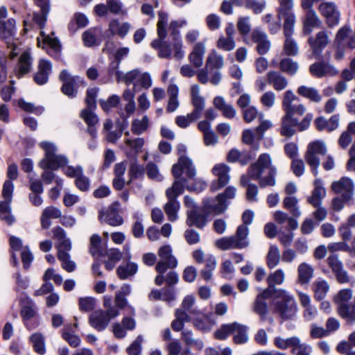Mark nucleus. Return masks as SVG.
<instances>
[{"label":"nucleus","mask_w":355,"mask_h":355,"mask_svg":"<svg viewBox=\"0 0 355 355\" xmlns=\"http://www.w3.org/2000/svg\"><path fill=\"white\" fill-rule=\"evenodd\" d=\"M298 100L299 98L291 89L286 90L284 93L282 109L285 114L282 118L280 134L288 138L293 137L297 130L302 132L308 129L313 117L311 113L306 114L301 121L294 117L295 114L302 116L306 111L304 105H294L292 104L293 101Z\"/></svg>","instance_id":"obj_1"},{"label":"nucleus","mask_w":355,"mask_h":355,"mask_svg":"<svg viewBox=\"0 0 355 355\" xmlns=\"http://www.w3.org/2000/svg\"><path fill=\"white\" fill-rule=\"evenodd\" d=\"M44 150V157L39 162V166L45 170L42 175V180L46 184H51L55 179V175L51 171H56L67 165V158L62 155H56L57 148L54 144L42 141L39 144Z\"/></svg>","instance_id":"obj_2"},{"label":"nucleus","mask_w":355,"mask_h":355,"mask_svg":"<svg viewBox=\"0 0 355 355\" xmlns=\"http://www.w3.org/2000/svg\"><path fill=\"white\" fill-rule=\"evenodd\" d=\"M276 174L277 170L272 166L270 157L266 153L260 155L257 161L252 163L248 170L250 179L259 180L261 188L275 186Z\"/></svg>","instance_id":"obj_3"},{"label":"nucleus","mask_w":355,"mask_h":355,"mask_svg":"<svg viewBox=\"0 0 355 355\" xmlns=\"http://www.w3.org/2000/svg\"><path fill=\"white\" fill-rule=\"evenodd\" d=\"M254 218V213L250 209L245 210L242 214V220L243 224L240 225L234 236L229 237H223L218 239L215 245L222 250L229 249H242L248 246L249 243L247 239L249 230L247 225L252 223Z\"/></svg>","instance_id":"obj_4"},{"label":"nucleus","mask_w":355,"mask_h":355,"mask_svg":"<svg viewBox=\"0 0 355 355\" xmlns=\"http://www.w3.org/2000/svg\"><path fill=\"white\" fill-rule=\"evenodd\" d=\"M157 21V39L151 42L150 46L153 49L158 51V57L160 58H170L172 53L171 44L165 40L167 36L166 26L168 16L166 13L159 12Z\"/></svg>","instance_id":"obj_5"},{"label":"nucleus","mask_w":355,"mask_h":355,"mask_svg":"<svg viewBox=\"0 0 355 355\" xmlns=\"http://www.w3.org/2000/svg\"><path fill=\"white\" fill-rule=\"evenodd\" d=\"M332 190L336 193H341L332 200V208L336 211L343 209L345 203L349 201L353 196L354 184L352 180L347 177H343L339 181L334 182L331 184Z\"/></svg>","instance_id":"obj_6"},{"label":"nucleus","mask_w":355,"mask_h":355,"mask_svg":"<svg viewBox=\"0 0 355 355\" xmlns=\"http://www.w3.org/2000/svg\"><path fill=\"white\" fill-rule=\"evenodd\" d=\"M248 327L246 325L234 322L230 324H224L214 333L218 340H225L230 335H234L233 341L236 345L246 343L248 341Z\"/></svg>","instance_id":"obj_7"},{"label":"nucleus","mask_w":355,"mask_h":355,"mask_svg":"<svg viewBox=\"0 0 355 355\" xmlns=\"http://www.w3.org/2000/svg\"><path fill=\"white\" fill-rule=\"evenodd\" d=\"M279 298L275 302L274 312L283 320H293L297 311V306L294 297L286 291H280Z\"/></svg>","instance_id":"obj_8"},{"label":"nucleus","mask_w":355,"mask_h":355,"mask_svg":"<svg viewBox=\"0 0 355 355\" xmlns=\"http://www.w3.org/2000/svg\"><path fill=\"white\" fill-rule=\"evenodd\" d=\"M20 315L24 326L28 330H33L39 325L37 320L38 317L37 308L34 301L24 294L23 297L19 299Z\"/></svg>","instance_id":"obj_9"},{"label":"nucleus","mask_w":355,"mask_h":355,"mask_svg":"<svg viewBox=\"0 0 355 355\" xmlns=\"http://www.w3.org/2000/svg\"><path fill=\"white\" fill-rule=\"evenodd\" d=\"M327 153V148L324 142L321 141H315L311 142L305 153L304 159L306 163L310 166L311 172L316 176L318 175V168L320 166V161L319 155H324Z\"/></svg>","instance_id":"obj_10"},{"label":"nucleus","mask_w":355,"mask_h":355,"mask_svg":"<svg viewBox=\"0 0 355 355\" xmlns=\"http://www.w3.org/2000/svg\"><path fill=\"white\" fill-rule=\"evenodd\" d=\"M283 15L286 17V21L284 24V35L286 37L284 51L288 56H295L298 53V46L296 42L291 38L293 33L295 16L293 12Z\"/></svg>","instance_id":"obj_11"},{"label":"nucleus","mask_w":355,"mask_h":355,"mask_svg":"<svg viewBox=\"0 0 355 355\" xmlns=\"http://www.w3.org/2000/svg\"><path fill=\"white\" fill-rule=\"evenodd\" d=\"M318 10L324 19L328 28H333L339 24L340 13L335 3L331 1L322 2L319 5Z\"/></svg>","instance_id":"obj_12"},{"label":"nucleus","mask_w":355,"mask_h":355,"mask_svg":"<svg viewBox=\"0 0 355 355\" xmlns=\"http://www.w3.org/2000/svg\"><path fill=\"white\" fill-rule=\"evenodd\" d=\"M59 79L62 82L61 92L69 98H75L77 95L76 87L82 84L84 81L78 76H71L67 69L61 71Z\"/></svg>","instance_id":"obj_13"},{"label":"nucleus","mask_w":355,"mask_h":355,"mask_svg":"<svg viewBox=\"0 0 355 355\" xmlns=\"http://www.w3.org/2000/svg\"><path fill=\"white\" fill-rule=\"evenodd\" d=\"M184 172L188 179H194L196 177V168L191 159L187 156H180L178 161L171 169V173L175 179H178Z\"/></svg>","instance_id":"obj_14"},{"label":"nucleus","mask_w":355,"mask_h":355,"mask_svg":"<svg viewBox=\"0 0 355 355\" xmlns=\"http://www.w3.org/2000/svg\"><path fill=\"white\" fill-rule=\"evenodd\" d=\"M184 24H185L184 21L180 22L174 20L171 21L168 27L170 36L173 41L172 45L174 51V57L177 60H181L184 55V51L182 49V42L179 31V28L182 27Z\"/></svg>","instance_id":"obj_15"},{"label":"nucleus","mask_w":355,"mask_h":355,"mask_svg":"<svg viewBox=\"0 0 355 355\" xmlns=\"http://www.w3.org/2000/svg\"><path fill=\"white\" fill-rule=\"evenodd\" d=\"M307 42L312 50L314 58L320 60L323 49L326 48L329 42L327 32L326 31H319L314 37H309Z\"/></svg>","instance_id":"obj_16"},{"label":"nucleus","mask_w":355,"mask_h":355,"mask_svg":"<svg viewBox=\"0 0 355 355\" xmlns=\"http://www.w3.org/2000/svg\"><path fill=\"white\" fill-rule=\"evenodd\" d=\"M230 168L225 164H217L212 168L214 175L218 177V179L212 182L210 189L211 191H216L225 187L230 181L229 172Z\"/></svg>","instance_id":"obj_17"},{"label":"nucleus","mask_w":355,"mask_h":355,"mask_svg":"<svg viewBox=\"0 0 355 355\" xmlns=\"http://www.w3.org/2000/svg\"><path fill=\"white\" fill-rule=\"evenodd\" d=\"M119 202H114L111 204L106 211L101 210L99 211V220H102L104 217V221L112 226L121 225L123 223V219L119 215L118 208Z\"/></svg>","instance_id":"obj_18"},{"label":"nucleus","mask_w":355,"mask_h":355,"mask_svg":"<svg viewBox=\"0 0 355 355\" xmlns=\"http://www.w3.org/2000/svg\"><path fill=\"white\" fill-rule=\"evenodd\" d=\"M302 33L304 35H309L314 28H321L322 22L314 10L304 12L302 18Z\"/></svg>","instance_id":"obj_19"},{"label":"nucleus","mask_w":355,"mask_h":355,"mask_svg":"<svg viewBox=\"0 0 355 355\" xmlns=\"http://www.w3.org/2000/svg\"><path fill=\"white\" fill-rule=\"evenodd\" d=\"M327 261L339 283L344 284L349 281L347 272L343 269V263L339 260L337 254L330 255L327 258Z\"/></svg>","instance_id":"obj_20"},{"label":"nucleus","mask_w":355,"mask_h":355,"mask_svg":"<svg viewBox=\"0 0 355 355\" xmlns=\"http://www.w3.org/2000/svg\"><path fill=\"white\" fill-rule=\"evenodd\" d=\"M328 56L326 59L322 58L319 62L312 64L309 67L310 73L317 78H321L327 74L334 75L337 73L334 67L329 64L327 60L330 58V53H327Z\"/></svg>","instance_id":"obj_21"},{"label":"nucleus","mask_w":355,"mask_h":355,"mask_svg":"<svg viewBox=\"0 0 355 355\" xmlns=\"http://www.w3.org/2000/svg\"><path fill=\"white\" fill-rule=\"evenodd\" d=\"M35 3L40 8V12H34L33 19L40 28H44L51 10L50 0H35Z\"/></svg>","instance_id":"obj_22"},{"label":"nucleus","mask_w":355,"mask_h":355,"mask_svg":"<svg viewBox=\"0 0 355 355\" xmlns=\"http://www.w3.org/2000/svg\"><path fill=\"white\" fill-rule=\"evenodd\" d=\"M186 223L189 227L194 226L202 230L207 223V214L200 212L198 209H189L187 211Z\"/></svg>","instance_id":"obj_23"},{"label":"nucleus","mask_w":355,"mask_h":355,"mask_svg":"<svg viewBox=\"0 0 355 355\" xmlns=\"http://www.w3.org/2000/svg\"><path fill=\"white\" fill-rule=\"evenodd\" d=\"M94 110L83 109L80 113V117L83 119L87 125V132L93 139L96 137V125L99 122L98 116L94 112Z\"/></svg>","instance_id":"obj_24"},{"label":"nucleus","mask_w":355,"mask_h":355,"mask_svg":"<svg viewBox=\"0 0 355 355\" xmlns=\"http://www.w3.org/2000/svg\"><path fill=\"white\" fill-rule=\"evenodd\" d=\"M51 69V63L49 60H40L38 64V70L33 76L35 83L39 85L46 84L49 80Z\"/></svg>","instance_id":"obj_25"},{"label":"nucleus","mask_w":355,"mask_h":355,"mask_svg":"<svg viewBox=\"0 0 355 355\" xmlns=\"http://www.w3.org/2000/svg\"><path fill=\"white\" fill-rule=\"evenodd\" d=\"M252 40L257 44V51L259 55H265L270 48V42L268 40L267 35L255 29L252 33Z\"/></svg>","instance_id":"obj_26"},{"label":"nucleus","mask_w":355,"mask_h":355,"mask_svg":"<svg viewBox=\"0 0 355 355\" xmlns=\"http://www.w3.org/2000/svg\"><path fill=\"white\" fill-rule=\"evenodd\" d=\"M89 324L98 331H102L107 328L110 321L105 311H94L89 317Z\"/></svg>","instance_id":"obj_27"},{"label":"nucleus","mask_w":355,"mask_h":355,"mask_svg":"<svg viewBox=\"0 0 355 355\" xmlns=\"http://www.w3.org/2000/svg\"><path fill=\"white\" fill-rule=\"evenodd\" d=\"M267 82L275 90L282 91L288 86V80L279 72L269 71L266 74Z\"/></svg>","instance_id":"obj_28"},{"label":"nucleus","mask_w":355,"mask_h":355,"mask_svg":"<svg viewBox=\"0 0 355 355\" xmlns=\"http://www.w3.org/2000/svg\"><path fill=\"white\" fill-rule=\"evenodd\" d=\"M326 195V190L322 185V181L317 179L314 182V189L311 196L308 198V202L314 207L320 206L322 199Z\"/></svg>","instance_id":"obj_29"},{"label":"nucleus","mask_w":355,"mask_h":355,"mask_svg":"<svg viewBox=\"0 0 355 355\" xmlns=\"http://www.w3.org/2000/svg\"><path fill=\"white\" fill-rule=\"evenodd\" d=\"M16 21L13 18L6 21L0 20V37L5 40H10L14 37L16 33Z\"/></svg>","instance_id":"obj_30"},{"label":"nucleus","mask_w":355,"mask_h":355,"mask_svg":"<svg viewBox=\"0 0 355 355\" xmlns=\"http://www.w3.org/2000/svg\"><path fill=\"white\" fill-rule=\"evenodd\" d=\"M338 313L347 323H355V302L351 304L341 303L338 305Z\"/></svg>","instance_id":"obj_31"},{"label":"nucleus","mask_w":355,"mask_h":355,"mask_svg":"<svg viewBox=\"0 0 355 355\" xmlns=\"http://www.w3.org/2000/svg\"><path fill=\"white\" fill-rule=\"evenodd\" d=\"M297 93L299 96L313 103H317L322 100V96L320 94L319 91L313 87L301 85L297 88Z\"/></svg>","instance_id":"obj_32"},{"label":"nucleus","mask_w":355,"mask_h":355,"mask_svg":"<svg viewBox=\"0 0 355 355\" xmlns=\"http://www.w3.org/2000/svg\"><path fill=\"white\" fill-rule=\"evenodd\" d=\"M187 184V179L186 178L180 177L175 179L171 187L167 189L166 191V197H171L173 198H178L179 196L182 194L186 189Z\"/></svg>","instance_id":"obj_33"},{"label":"nucleus","mask_w":355,"mask_h":355,"mask_svg":"<svg viewBox=\"0 0 355 355\" xmlns=\"http://www.w3.org/2000/svg\"><path fill=\"white\" fill-rule=\"evenodd\" d=\"M213 103L215 107L221 111L225 118L233 119L235 116V109L232 105L227 104L222 96L215 97Z\"/></svg>","instance_id":"obj_34"},{"label":"nucleus","mask_w":355,"mask_h":355,"mask_svg":"<svg viewBox=\"0 0 355 355\" xmlns=\"http://www.w3.org/2000/svg\"><path fill=\"white\" fill-rule=\"evenodd\" d=\"M205 53V46L203 42L197 43L189 55V60L196 68L202 64L203 55Z\"/></svg>","instance_id":"obj_35"},{"label":"nucleus","mask_w":355,"mask_h":355,"mask_svg":"<svg viewBox=\"0 0 355 355\" xmlns=\"http://www.w3.org/2000/svg\"><path fill=\"white\" fill-rule=\"evenodd\" d=\"M88 23L89 21L85 15L81 12H76L68 24V30L73 34L78 29L87 26Z\"/></svg>","instance_id":"obj_36"},{"label":"nucleus","mask_w":355,"mask_h":355,"mask_svg":"<svg viewBox=\"0 0 355 355\" xmlns=\"http://www.w3.org/2000/svg\"><path fill=\"white\" fill-rule=\"evenodd\" d=\"M138 270V266L134 262H128L125 265L119 266L116 269V273L119 279L124 280L133 276Z\"/></svg>","instance_id":"obj_37"},{"label":"nucleus","mask_w":355,"mask_h":355,"mask_svg":"<svg viewBox=\"0 0 355 355\" xmlns=\"http://www.w3.org/2000/svg\"><path fill=\"white\" fill-rule=\"evenodd\" d=\"M168 202L164 205V211L170 221L173 222L178 218V211L180 209V203L176 198L167 197Z\"/></svg>","instance_id":"obj_38"},{"label":"nucleus","mask_w":355,"mask_h":355,"mask_svg":"<svg viewBox=\"0 0 355 355\" xmlns=\"http://www.w3.org/2000/svg\"><path fill=\"white\" fill-rule=\"evenodd\" d=\"M32 65V58L28 52H24L19 58L17 75L22 76L28 73Z\"/></svg>","instance_id":"obj_39"},{"label":"nucleus","mask_w":355,"mask_h":355,"mask_svg":"<svg viewBox=\"0 0 355 355\" xmlns=\"http://www.w3.org/2000/svg\"><path fill=\"white\" fill-rule=\"evenodd\" d=\"M298 282L300 284L309 283L313 277V269L306 263H302L298 266Z\"/></svg>","instance_id":"obj_40"},{"label":"nucleus","mask_w":355,"mask_h":355,"mask_svg":"<svg viewBox=\"0 0 355 355\" xmlns=\"http://www.w3.org/2000/svg\"><path fill=\"white\" fill-rule=\"evenodd\" d=\"M158 256L162 260L169 261V268L173 269L177 267L178 261L172 254V249L170 245L162 246L158 250Z\"/></svg>","instance_id":"obj_41"},{"label":"nucleus","mask_w":355,"mask_h":355,"mask_svg":"<svg viewBox=\"0 0 355 355\" xmlns=\"http://www.w3.org/2000/svg\"><path fill=\"white\" fill-rule=\"evenodd\" d=\"M253 311L259 315L260 320L264 321L268 313V306L266 300L257 297L252 306Z\"/></svg>","instance_id":"obj_42"},{"label":"nucleus","mask_w":355,"mask_h":355,"mask_svg":"<svg viewBox=\"0 0 355 355\" xmlns=\"http://www.w3.org/2000/svg\"><path fill=\"white\" fill-rule=\"evenodd\" d=\"M30 342L33 345L34 351L43 355L46 352L44 337L40 333H35L30 337Z\"/></svg>","instance_id":"obj_43"},{"label":"nucleus","mask_w":355,"mask_h":355,"mask_svg":"<svg viewBox=\"0 0 355 355\" xmlns=\"http://www.w3.org/2000/svg\"><path fill=\"white\" fill-rule=\"evenodd\" d=\"M279 69L290 76H293L298 70V64L289 58H285L279 62Z\"/></svg>","instance_id":"obj_44"},{"label":"nucleus","mask_w":355,"mask_h":355,"mask_svg":"<svg viewBox=\"0 0 355 355\" xmlns=\"http://www.w3.org/2000/svg\"><path fill=\"white\" fill-rule=\"evenodd\" d=\"M96 28H89L85 31L82 35L83 44L87 47H93L100 44L97 40Z\"/></svg>","instance_id":"obj_45"},{"label":"nucleus","mask_w":355,"mask_h":355,"mask_svg":"<svg viewBox=\"0 0 355 355\" xmlns=\"http://www.w3.org/2000/svg\"><path fill=\"white\" fill-rule=\"evenodd\" d=\"M297 202L298 200L295 196H287L283 200L284 207L294 217H299L301 214Z\"/></svg>","instance_id":"obj_46"},{"label":"nucleus","mask_w":355,"mask_h":355,"mask_svg":"<svg viewBox=\"0 0 355 355\" xmlns=\"http://www.w3.org/2000/svg\"><path fill=\"white\" fill-rule=\"evenodd\" d=\"M280 261V253L276 245H271L266 256V263L270 269L277 266Z\"/></svg>","instance_id":"obj_47"},{"label":"nucleus","mask_w":355,"mask_h":355,"mask_svg":"<svg viewBox=\"0 0 355 355\" xmlns=\"http://www.w3.org/2000/svg\"><path fill=\"white\" fill-rule=\"evenodd\" d=\"M102 239L98 234H93L90 238L89 252L92 256H105L101 246Z\"/></svg>","instance_id":"obj_48"},{"label":"nucleus","mask_w":355,"mask_h":355,"mask_svg":"<svg viewBox=\"0 0 355 355\" xmlns=\"http://www.w3.org/2000/svg\"><path fill=\"white\" fill-rule=\"evenodd\" d=\"M191 103L194 109L190 113V116L192 119H198L205 108V99L203 97H194L191 98Z\"/></svg>","instance_id":"obj_49"},{"label":"nucleus","mask_w":355,"mask_h":355,"mask_svg":"<svg viewBox=\"0 0 355 355\" xmlns=\"http://www.w3.org/2000/svg\"><path fill=\"white\" fill-rule=\"evenodd\" d=\"M149 120L147 116H144L142 119H135L132 123L131 131L135 135H141L145 132L148 127Z\"/></svg>","instance_id":"obj_50"},{"label":"nucleus","mask_w":355,"mask_h":355,"mask_svg":"<svg viewBox=\"0 0 355 355\" xmlns=\"http://www.w3.org/2000/svg\"><path fill=\"white\" fill-rule=\"evenodd\" d=\"M299 338L293 336L287 339H283L281 337H277L275 338L274 343L277 347L286 349L290 347H295L299 343Z\"/></svg>","instance_id":"obj_51"},{"label":"nucleus","mask_w":355,"mask_h":355,"mask_svg":"<svg viewBox=\"0 0 355 355\" xmlns=\"http://www.w3.org/2000/svg\"><path fill=\"white\" fill-rule=\"evenodd\" d=\"M216 200L218 201L217 203L206 202L205 208L215 215H219L227 209L228 204L220 200V199Z\"/></svg>","instance_id":"obj_52"},{"label":"nucleus","mask_w":355,"mask_h":355,"mask_svg":"<svg viewBox=\"0 0 355 355\" xmlns=\"http://www.w3.org/2000/svg\"><path fill=\"white\" fill-rule=\"evenodd\" d=\"M98 92V87L88 88L86 92L85 103L87 107L85 109L96 110V97Z\"/></svg>","instance_id":"obj_53"},{"label":"nucleus","mask_w":355,"mask_h":355,"mask_svg":"<svg viewBox=\"0 0 355 355\" xmlns=\"http://www.w3.org/2000/svg\"><path fill=\"white\" fill-rule=\"evenodd\" d=\"M354 245H355V238L354 239L352 247H350L346 241H343V242H338V243H330L328 245V248L329 251L331 252H336V251H344L347 252L351 254H353L354 250Z\"/></svg>","instance_id":"obj_54"},{"label":"nucleus","mask_w":355,"mask_h":355,"mask_svg":"<svg viewBox=\"0 0 355 355\" xmlns=\"http://www.w3.org/2000/svg\"><path fill=\"white\" fill-rule=\"evenodd\" d=\"M224 65L223 58L220 55L216 53L208 56L206 62V68L209 67L210 69H219Z\"/></svg>","instance_id":"obj_55"},{"label":"nucleus","mask_w":355,"mask_h":355,"mask_svg":"<svg viewBox=\"0 0 355 355\" xmlns=\"http://www.w3.org/2000/svg\"><path fill=\"white\" fill-rule=\"evenodd\" d=\"M49 49L48 53L55 59H60L61 55V44L57 38H50L48 40Z\"/></svg>","instance_id":"obj_56"},{"label":"nucleus","mask_w":355,"mask_h":355,"mask_svg":"<svg viewBox=\"0 0 355 355\" xmlns=\"http://www.w3.org/2000/svg\"><path fill=\"white\" fill-rule=\"evenodd\" d=\"M120 103V98L116 94L110 96L107 101L100 100L99 103L103 111L108 112L112 107H116Z\"/></svg>","instance_id":"obj_57"},{"label":"nucleus","mask_w":355,"mask_h":355,"mask_svg":"<svg viewBox=\"0 0 355 355\" xmlns=\"http://www.w3.org/2000/svg\"><path fill=\"white\" fill-rule=\"evenodd\" d=\"M236 44L234 37L221 36L217 41V47L226 51H230L235 48Z\"/></svg>","instance_id":"obj_58"},{"label":"nucleus","mask_w":355,"mask_h":355,"mask_svg":"<svg viewBox=\"0 0 355 355\" xmlns=\"http://www.w3.org/2000/svg\"><path fill=\"white\" fill-rule=\"evenodd\" d=\"M329 291V285L325 281L318 282L314 290V297L318 301L323 300L327 291Z\"/></svg>","instance_id":"obj_59"},{"label":"nucleus","mask_w":355,"mask_h":355,"mask_svg":"<svg viewBox=\"0 0 355 355\" xmlns=\"http://www.w3.org/2000/svg\"><path fill=\"white\" fill-rule=\"evenodd\" d=\"M249 17H241L238 19L237 29L243 36L247 35L250 32L251 26L249 24Z\"/></svg>","instance_id":"obj_60"},{"label":"nucleus","mask_w":355,"mask_h":355,"mask_svg":"<svg viewBox=\"0 0 355 355\" xmlns=\"http://www.w3.org/2000/svg\"><path fill=\"white\" fill-rule=\"evenodd\" d=\"M284 280V274L282 270L278 269L275 272L271 273L267 278L268 285L275 286L276 284H281Z\"/></svg>","instance_id":"obj_61"},{"label":"nucleus","mask_w":355,"mask_h":355,"mask_svg":"<svg viewBox=\"0 0 355 355\" xmlns=\"http://www.w3.org/2000/svg\"><path fill=\"white\" fill-rule=\"evenodd\" d=\"M125 143L132 150L135 155H137L141 151L144 145V139L143 138H136L135 139H125Z\"/></svg>","instance_id":"obj_62"},{"label":"nucleus","mask_w":355,"mask_h":355,"mask_svg":"<svg viewBox=\"0 0 355 355\" xmlns=\"http://www.w3.org/2000/svg\"><path fill=\"white\" fill-rule=\"evenodd\" d=\"M245 6L246 8L252 9L255 14L261 13L266 7V1L261 0H245Z\"/></svg>","instance_id":"obj_63"},{"label":"nucleus","mask_w":355,"mask_h":355,"mask_svg":"<svg viewBox=\"0 0 355 355\" xmlns=\"http://www.w3.org/2000/svg\"><path fill=\"white\" fill-rule=\"evenodd\" d=\"M78 304L82 311L89 312L95 308V300L90 297H80Z\"/></svg>","instance_id":"obj_64"}]
</instances>
